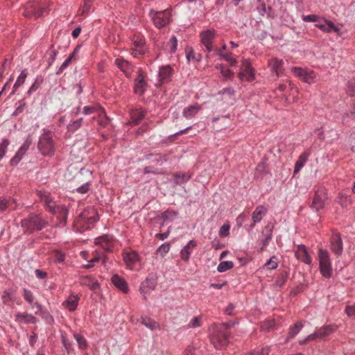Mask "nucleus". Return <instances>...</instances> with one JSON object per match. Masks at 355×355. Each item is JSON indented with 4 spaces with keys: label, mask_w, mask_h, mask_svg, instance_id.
Listing matches in <instances>:
<instances>
[{
    "label": "nucleus",
    "mask_w": 355,
    "mask_h": 355,
    "mask_svg": "<svg viewBox=\"0 0 355 355\" xmlns=\"http://www.w3.org/2000/svg\"><path fill=\"white\" fill-rule=\"evenodd\" d=\"M289 88L291 91H294V92H297V89L295 88L293 89V87H291V85L289 83L288 85H286V84H282V85H280L277 89V92L278 94H282L284 96L286 97V99L288 100L287 97H286V89L287 88Z\"/></svg>",
    "instance_id": "nucleus-46"
},
{
    "label": "nucleus",
    "mask_w": 355,
    "mask_h": 355,
    "mask_svg": "<svg viewBox=\"0 0 355 355\" xmlns=\"http://www.w3.org/2000/svg\"><path fill=\"white\" fill-rule=\"evenodd\" d=\"M236 324L235 322H224V323H216L224 331L229 332V329Z\"/></svg>",
    "instance_id": "nucleus-61"
},
{
    "label": "nucleus",
    "mask_w": 355,
    "mask_h": 355,
    "mask_svg": "<svg viewBox=\"0 0 355 355\" xmlns=\"http://www.w3.org/2000/svg\"><path fill=\"white\" fill-rule=\"evenodd\" d=\"M173 73V68L170 65L162 66L159 69L158 78L160 84L168 83Z\"/></svg>",
    "instance_id": "nucleus-19"
},
{
    "label": "nucleus",
    "mask_w": 355,
    "mask_h": 355,
    "mask_svg": "<svg viewBox=\"0 0 355 355\" xmlns=\"http://www.w3.org/2000/svg\"><path fill=\"white\" fill-rule=\"evenodd\" d=\"M80 284L83 286L89 287L91 290L95 291L99 287V284L97 280L92 276H85L82 277Z\"/></svg>",
    "instance_id": "nucleus-29"
},
{
    "label": "nucleus",
    "mask_w": 355,
    "mask_h": 355,
    "mask_svg": "<svg viewBox=\"0 0 355 355\" xmlns=\"http://www.w3.org/2000/svg\"><path fill=\"white\" fill-rule=\"evenodd\" d=\"M123 260L128 268H132L133 264L139 261V254L135 251H132L124 254Z\"/></svg>",
    "instance_id": "nucleus-32"
},
{
    "label": "nucleus",
    "mask_w": 355,
    "mask_h": 355,
    "mask_svg": "<svg viewBox=\"0 0 355 355\" xmlns=\"http://www.w3.org/2000/svg\"><path fill=\"white\" fill-rule=\"evenodd\" d=\"M257 10L261 16H268L270 7H267L264 1H263L262 0H258Z\"/></svg>",
    "instance_id": "nucleus-34"
},
{
    "label": "nucleus",
    "mask_w": 355,
    "mask_h": 355,
    "mask_svg": "<svg viewBox=\"0 0 355 355\" xmlns=\"http://www.w3.org/2000/svg\"><path fill=\"white\" fill-rule=\"evenodd\" d=\"M12 202L13 200L10 199L0 198V213L6 211Z\"/></svg>",
    "instance_id": "nucleus-56"
},
{
    "label": "nucleus",
    "mask_w": 355,
    "mask_h": 355,
    "mask_svg": "<svg viewBox=\"0 0 355 355\" xmlns=\"http://www.w3.org/2000/svg\"><path fill=\"white\" fill-rule=\"evenodd\" d=\"M146 83L142 74H138L135 80V92L140 95L143 94L146 90Z\"/></svg>",
    "instance_id": "nucleus-28"
},
{
    "label": "nucleus",
    "mask_w": 355,
    "mask_h": 355,
    "mask_svg": "<svg viewBox=\"0 0 355 355\" xmlns=\"http://www.w3.org/2000/svg\"><path fill=\"white\" fill-rule=\"evenodd\" d=\"M268 209L264 205L257 206L252 214V220L254 223H259L267 214Z\"/></svg>",
    "instance_id": "nucleus-27"
},
{
    "label": "nucleus",
    "mask_w": 355,
    "mask_h": 355,
    "mask_svg": "<svg viewBox=\"0 0 355 355\" xmlns=\"http://www.w3.org/2000/svg\"><path fill=\"white\" fill-rule=\"evenodd\" d=\"M337 329V326L335 324H328L321 327L320 328H316L315 331L309 335L306 338L299 340V344L302 345L306 344L308 342L315 340L320 339L322 340L327 336L331 334Z\"/></svg>",
    "instance_id": "nucleus-6"
},
{
    "label": "nucleus",
    "mask_w": 355,
    "mask_h": 355,
    "mask_svg": "<svg viewBox=\"0 0 355 355\" xmlns=\"http://www.w3.org/2000/svg\"><path fill=\"white\" fill-rule=\"evenodd\" d=\"M264 267H267L268 269L270 270H275L278 266V263L277 261V257L273 255L272 256L270 259L265 263Z\"/></svg>",
    "instance_id": "nucleus-48"
},
{
    "label": "nucleus",
    "mask_w": 355,
    "mask_h": 355,
    "mask_svg": "<svg viewBox=\"0 0 355 355\" xmlns=\"http://www.w3.org/2000/svg\"><path fill=\"white\" fill-rule=\"evenodd\" d=\"M283 64V60L276 58H272L268 61V65L272 72L275 73L277 77L284 71Z\"/></svg>",
    "instance_id": "nucleus-23"
},
{
    "label": "nucleus",
    "mask_w": 355,
    "mask_h": 355,
    "mask_svg": "<svg viewBox=\"0 0 355 355\" xmlns=\"http://www.w3.org/2000/svg\"><path fill=\"white\" fill-rule=\"evenodd\" d=\"M315 26L326 33L335 32L338 35H340V28L337 27L332 21L329 20H325L324 23H318Z\"/></svg>",
    "instance_id": "nucleus-24"
},
{
    "label": "nucleus",
    "mask_w": 355,
    "mask_h": 355,
    "mask_svg": "<svg viewBox=\"0 0 355 355\" xmlns=\"http://www.w3.org/2000/svg\"><path fill=\"white\" fill-rule=\"evenodd\" d=\"M171 245L169 243H164L162 244L157 250V252L159 253L162 257H164L170 250Z\"/></svg>",
    "instance_id": "nucleus-51"
},
{
    "label": "nucleus",
    "mask_w": 355,
    "mask_h": 355,
    "mask_svg": "<svg viewBox=\"0 0 355 355\" xmlns=\"http://www.w3.org/2000/svg\"><path fill=\"white\" fill-rule=\"evenodd\" d=\"M209 331L210 341L215 349L221 350L227 346L230 332L224 331L216 323L211 326Z\"/></svg>",
    "instance_id": "nucleus-4"
},
{
    "label": "nucleus",
    "mask_w": 355,
    "mask_h": 355,
    "mask_svg": "<svg viewBox=\"0 0 355 355\" xmlns=\"http://www.w3.org/2000/svg\"><path fill=\"white\" fill-rule=\"evenodd\" d=\"M112 282L113 284L118 288L120 291L123 293H128V286L125 280L118 275H114L112 277Z\"/></svg>",
    "instance_id": "nucleus-26"
},
{
    "label": "nucleus",
    "mask_w": 355,
    "mask_h": 355,
    "mask_svg": "<svg viewBox=\"0 0 355 355\" xmlns=\"http://www.w3.org/2000/svg\"><path fill=\"white\" fill-rule=\"evenodd\" d=\"M49 5L48 0L29 1L24 6V15L26 17L37 18L48 13Z\"/></svg>",
    "instance_id": "nucleus-3"
},
{
    "label": "nucleus",
    "mask_w": 355,
    "mask_h": 355,
    "mask_svg": "<svg viewBox=\"0 0 355 355\" xmlns=\"http://www.w3.org/2000/svg\"><path fill=\"white\" fill-rule=\"evenodd\" d=\"M218 68L220 69V73L225 80L231 79L234 76V73L223 64L219 65Z\"/></svg>",
    "instance_id": "nucleus-43"
},
{
    "label": "nucleus",
    "mask_w": 355,
    "mask_h": 355,
    "mask_svg": "<svg viewBox=\"0 0 355 355\" xmlns=\"http://www.w3.org/2000/svg\"><path fill=\"white\" fill-rule=\"evenodd\" d=\"M273 228V225L270 223H268L267 225H266L261 232V235L263 236V238H267V236L268 235L270 236V239H272Z\"/></svg>",
    "instance_id": "nucleus-53"
},
{
    "label": "nucleus",
    "mask_w": 355,
    "mask_h": 355,
    "mask_svg": "<svg viewBox=\"0 0 355 355\" xmlns=\"http://www.w3.org/2000/svg\"><path fill=\"white\" fill-rule=\"evenodd\" d=\"M311 155V150H306L304 152H303L299 157L297 162L301 163L304 166V164L306 163L309 157Z\"/></svg>",
    "instance_id": "nucleus-60"
},
{
    "label": "nucleus",
    "mask_w": 355,
    "mask_h": 355,
    "mask_svg": "<svg viewBox=\"0 0 355 355\" xmlns=\"http://www.w3.org/2000/svg\"><path fill=\"white\" fill-rule=\"evenodd\" d=\"M233 267H234V263L232 261H221L217 267V270L219 272H223L230 269H232Z\"/></svg>",
    "instance_id": "nucleus-40"
},
{
    "label": "nucleus",
    "mask_w": 355,
    "mask_h": 355,
    "mask_svg": "<svg viewBox=\"0 0 355 355\" xmlns=\"http://www.w3.org/2000/svg\"><path fill=\"white\" fill-rule=\"evenodd\" d=\"M79 300L78 295L71 294L67 300L62 302V306L69 311H74L77 309Z\"/></svg>",
    "instance_id": "nucleus-22"
},
{
    "label": "nucleus",
    "mask_w": 355,
    "mask_h": 355,
    "mask_svg": "<svg viewBox=\"0 0 355 355\" xmlns=\"http://www.w3.org/2000/svg\"><path fill=\"white\" fill-rule=\"evenodd\" d=\"M320 271L323 277L329 278L332 275V268L329 252L323 249L318 251Z\"/></svg>",
    "instance_id": "nucleus-9"
},
{
    "label": "nucleus",
    "mask_w": 355,
    "mask_h": 355,
    "mask_svg": "<svg viewBox=\"0 0 355 355\" xmlns=\"http://www.w3.org/2000/svg\"><path fill=\"white\" fill-rule=\"evenodd\" d=\"M328 200L327 190L322 185H318L312 200L310 207L315 211H320L325 207L326 201Z\"/></svg>",
    "instance_id": "nucleus-7"
},
{
    "label": "nucleus",
    "mask_w": 355,
    "mask_h": 355,
    "mask_svg": "<svg viewBox=\"0 0 355 355\" xmlns=\"http://www.w3.org/2000/svg\"><path fill=\"white\" fill-rule=\"evenodd\" d=\"M16 320L27 324H35L37 318L31 314L18 313L15 315Z\"/></svg>",
    "instance_id": "nucleus-33"
},
{
    "label": "nucleus",
    "mask_w": 355,
    "mask_h": 355,
    "mask_svg": "<svg viewBox=\"0 0 355 355\" xmlns=\"http://www.w3.org/2000/svg\"><path fill=\"white\" fill-rule=\"evenodd\" d=\"M151 20L157 28H162L167 26L171 21V12L166 9L162 11H154L151 10L149 12Z\"/></svg>",
    "instance_id": "nucleus-8"
},
{
    "label": "nucleus",
    "mask_w": 355,
    "mask_h": 355,
    "mask_svg": "<svg viewBox=\"0 0 355 355\" xmlns=\"http://www.w3.org/2000/svg\"><path fill=\"white\" fill-rule=\"evenodd\" d=\"M178 47V40L177 37L173 35L169 41L167 42L166 49L170 53H173L177 50Z\"/></svg>",
    "instance_id": "nucleus-35"
},
{
    "label": "nucleus",
    "mask_w": 355,
    "mask_h": 355,
    "mask_svg": "<svg viewBox=\"0 0 355 355\" xmlns=\"http://www.w3.org/2000/svg\"><path fill=\"white\" fill-rule=\"evenodd\" d=\"M330 248L331 252L338 256L342 254L343 250V244L339 232H332L330 238Z\"/></svg>",
    "instance_id": "nucleus-12"
},
{
    "label": "nucleus",
    "mask_w": 355,
    "mask_h": 355,
    "mask_svg": "<svg viewBox=\"0 0 355 355\" xmlns=\"http://www.w3.org/2000/svg\"><path fill=\"white\" fill-rule=\"evenodd\" d=\"M270 349L268 346L259 347L250 352L248 355H269Z\"/></svg>",
    "instance_id": "nucleus-38"
},
{
    "label": "nucleus",
    "mask_w": 355,
    "mask_h": 355,
    "mask_svg": "<svg viewBox=\"0 0 355 355\" xmlns=\"http://www.w3.org/2000/svg\"><path fill=\"white\" fill-rule=\"evenodd\" d=\"M73 337L77 341L80 348L85 349L87 347V342L83 336L78 334H74Z\"/></svg>",
    "instance_id": "nucleus-57"
},
{
    "label": "nucleus",
    "mask_w": 355,
    "mask_h": 355,
    "mask_svg": "<svg viewBox=\"0 0 355 355\" xmlns=\"http://www.w3.org/2000/svg\"><path fill=\"white\" fill-rule=\"evenodd\" d=\"M42 78L40 77H37L35 80L33 84L31 86L27 92V94L28 96L31 95L34 92H35L41 85L42 83Z\"/></svg>",
    "instance_id": "nucleus-45"
},
{
    "label": "nucleus",
    "mask_w": 355,
    "mask_h": 355,
    "mask_svg": "<svg viewBox=\"0 0 355 355\" xmlns=\"http://www.w3.org/2000/svg\"><path fill=\"white\" fill-rule=\"evenodd\" d=\"M191 178L189 173L178 172L173 174V182L175 184H182L188 182Z\"/></svg>",
    "instance_id": "nucleus-31"
},
{
    "label": "nucleus",
    "mask_w": 355,
    "mask_h": 355,
    "mask_svg": "<svg viewBox=\"0 0 355 355\" xmlns=\"http://www.w3.org/2000/svg\"><path fill=\"white\" fill-rule=\"evenodd\" d=\"M304 327V323L302 321H297L293 326H291L288 332V335L286 338V341H288L290 339L294 338L299 332L302 330Z\"/></svg>",
    "instance_id": "nucleus-30"
},
{
    "label": "nucleus",
    "mask_w": 355,
    "mask_h": 355,
    "mask_svg": "<svg viewBox=\"0 0 355 355\" xmlns=\"http://www.w3.org/2000/svg\"><path fill=\"white\" fill-rule=\"evenodd\" d=\"M292 71L295 74V76L299 77L301 80L302 78L306 76V73L309 71L308 69H303L301 67H293L292 69Z\"/></svg>",
    "instance_id": "nucleus-54"
},
{
    "label": "nucleus",
    "mask_w": 355,
    "mask_h": 355,
    "mask_svg": "<svg viewBox=\"0 0 355 355\" xmlns=\"http://www.w3.org/2000/svg\"><path fill=\"white\" fill-rule=\"evenodd\" d=\"M316 78L315 73L312 70H309V71L306 73V76H304L302 80L304 82L311 84L315 82Z\"/></svg>",
    "instance_id": "nucleus-49"
},
{
    "label": "nucleus",
    "mask_w": 355,
    "mask_h": 355,
    "mask_svg": "<svg viewBox=\"0 0 355 355\" xmlns=\"http://www.w3.org/2000/svg\"><path fill=\"white\" fill-rule=\"evenodd\" d=\"M141 323L150 330H155L158 328L157 323L150 318H142Z\"/></svg>",
    "instance_id": "nucleus-41"
},
{
    "label": "nucleus",
    "mask_w": 355,
    "mask_h": 355,
    "mask_svg": "<svg viewBox=\"0 0 355 355\" xmlns=\"http://www.w3.org/2000/svg\"><path fill=\"white\" fill-rule=\"evenodd\" d=\"M27 75H28V73L26 72V69H24L21 71L19 77L17 78L16 82L15 83V85H14V90L12 91V93H14L15 92V90L19 87H20L21 85L24 84V83L25 82V80L27 77Z\"/></svg>",
    "instance_id": "nucleus-36"
},
{
    "label": "nucleus",
    "mask_w": 355,
    "mask_h": 355,
    "mask_svg": "<svg viewBox=\"0 0 355 355\" xmlns=\"http://www.w3.org/2000/svg\"><path fill=\"white\" fill-rule=\"evenodd\" d=\"M157 286L156 278L153 275H150L141 283L140 286V292L144 299L146 300V295L150 291L155 290Z\"/></svg>",
    "instance_id": "nucleus-13"
},
{
    "label": "nucleus",
    "mask_w": 355,
    "mask_h": 355,
    "mask_svg": "<svg viewBox=\"0 0 355 355\" xmlns=\"http://www.w3.org/2000/svg\"><path fill=\"white\" fill-rule=\"evenodd\" d=\"M71 58H67L64 62L61 64V66L56 71V74L60 75L61 74L65 69H67L69 65L71 64Z\"/></svg>",
    "instance_id": "nucleus-63"
},
{
    "label": "nucleus",
    "mask_w": 355,
    "mask_h": 355,
    "mask_svg": "<svg viewBox=\"0 0 355 355\" xmlns=\"http://www.w3.org/2000/svg\"><path fill=\"white\" fill-rule=\"evenodd\" d=\"M337 202L343 207H347L351 204V199L350 198L344 194L340 193L337 198Z\"/></svg>",
    "instance_id": "nucleus-42"
},
{
    "label": "nucleus",
    "mask_w": 355,
    "mask_h": 355,
    "mask_svg": "<svg viewBox=\"0 0 355 355\" xmlns=\"http://www.w3.org/2000/svg\"><path fill=\"white\" fill-rule=\"evenodd\" d=\"M83 119L80 118L77 120L70 122L67 125V130L69 132H75L78 130L83 125Z\"/></svg>",
    "instance_id": "nucleus-37"
},
{
    "label": "nucleus",
    "mask_w": 355,
    "mask_h": 355,
    "mask_svg": "<svg viewBox=\"0 0 355 355\" xmlns=\"http://www.w3.org/2000/svg\"><path fill=\"white\" fill-rule=\"evenodd\" d=\"M202 325V316H195L193 317L187 324V329H194L199 327Z\"/></svg>",
    "instance_id": "nucleus-39"
},
{
    "label": "nucleus",
    "mask_w": 355,
    "mask_h": 355,
    "mask_svg": "<svg viewBox=\"0 0 355 355\" xmlns=\"http://www.w3.org/2000/svg\"><path fill=\"white\" fill-rule=\"evenodd\" d=\"M295 256L296 259L306 264L310 265L312 259L309 256L306 246L303 244L298 245L295 250Z\"/></svg>",
    "instance_id": "nucleus-15"
},
{
    "label": "nucleus",
    "mask_w": 355,
    "mask_h": 355,
    "mask_svg": "<svg viewBox=\"0 0 355 355\" xmlns=\"http://www.w3.org/2000/svg\"><path fill=\"white\" fill-rule=\"evenodd\" d=\"M238 76L241 81L252 82L254 80V70L248 60H242Z\"/></svg>",
    "instance_id": "nucleus-10"
},
{
    "label": "nucleus",
    "mask_w": 355,
    "mask_h": 355,
    "mask_svg": "<svg viewBox=\"0 0 355 355\" xmlns=\"http://www.w3.org/2000/svg\"><path fill=\"white\" fill-rule=\"evenodd\" d=\"M197 246V243L194 240H191L189 241L187 245H185L180 251V257L181 259L187 262L189 259L191 254L193 252L194 248Z\"/></svg>",
    "instance_id": "nucleus-21"
},
{
    "label": "nucleus",
    "mask_w": 355,
    "mask_h": 355,
    "mask_svg": "<svg viewBox=\"0 0 355 355\" xmlns=\"http://www.w3.org/2000/svg\"><path fill=\"white\" fill-rule=\"evenodd\" d=\"M153 157V162L159 164V165L163 164L164 162L168 161V157L165 154H157V155H150Z\"/></svg>",
    "instance_id": "nucleus-50"
},
{
    "label": "nucleus",
    "mask_w": 355,
    "mask_h": 355,
    "mask_svg": "<svg viewBox=\"0 0 355 355\" xmlns=\"http://www.w3.org/2000/svg\"><path fill=\"white\" fill-rule=\"evenodd\" d=\"M320 17L316 15H303L302 20L305 22H318Z\"/></svg>",
    "instance_id": "nucleus-62"
},
{
    "label": "nucleus",
    "mask_w": 355,
    "mask_h": 355,
    "mask_svg": "<svg viewBox=\"0 0 355 355\" xmlns=\"http://www.w3.org/2000/svg\"><path fill=\"white\" fill-rule=\"evenodd\" d=\"M202 109V105L198 103L189 105L183 109L182 115L187 119H191L194 118Z\"/></svg>",
    "instance_id": "nucleus-18"
},
{
    "label": "nucleus",
    "mask_w": 355,
    "mask_h": 355,
    "mask_svg": "<svg viewBox=\"0 0 355 355\" xmlns=\"http://www.w3.org/2000/svg\"><path fill=\"white\" fill-rule=\"evenodd\" d=\"M133 44L135 47H137L138 49H143L145 44V41L143 38L137 37L136 38H134Z\"/></svg>",
    "instance_id": "nucleus-64"
},
{
    "label": "nucleus",
    "mask_w": 355,
    "mask_h": 355,
    "mask_svg": "<svg viewBox=\"0 0 355 355\" xmlns=\"http://www.w3.org/2000/svg\"><path fill=\"white\" fill-rule=\"evenodd\" d=\"M113 236L111 235L105 234L97 237L95 239V244L101 245L104 250L109 251L112 248Z\"/></svg>",
    "instance_id": "nucleus-20"
},
{
    "label": "nucleus",
    "mask_w": 355,
    "mask_h": 355,
    "mask_svg": "<svg viewBox=\"0 0 355 355\" xmlns=\"http://www.w3.org/2000/svg\"><path fill=\"white\" fill-rule=\"evenodd\" d=\"M23 297L24 300L33 308L34 295L33 293L26 288L23 289Z\"/></svg>",
    "instance_id": "nucleus-44"
},
{
    "label": "nucleus",
    "mask_w": 355,
    "mask_h": 355,
    "mask_svg": "<svg viewBox=\"0 0 355 355\" xmlns=\"http://www.w3.org/2000/svg\"><path fill=\"white\" fill-rule=\"evenodd\" d=\"M218 55L221 56L223 59H225L227 62H228L230 65L235 66L237 63L236 60L232 57L230 55L228 54H223L221 53L220 50L218 51Z\"/></svg>",
    "instance_id": "nucleus-55"
},
{
    "label": "nucleus",
    "mask_w": 355,
    "mask_h": 355,
    "mask_svg": "<svg viewBox=\"0 0 355 355\" xmlns=\"http://www.w3.org/2000/svg\"><path fill=\"white\" fill-rule=\"evenodd\" d=\"M230 225L229 224H223L219 230L218 234L221 237H227L230 234Z\"/></svg>",
    "instance_id": "nucleus-59"
},
{
    "label": "nucleus",
    "mask_w": 355,
    "mask_h": 355,
    "mask_svg": "<svg viewBox=\"0 0 355 355\" xmlns=\"http://www.w3.org/2000/svg\"><path fill=\"white\" fill-rule=\"evenodd\" d=\"M79 218L88 225H92L98 220V216L94 209H85L80 214Z\"/></svg>",
    "instance_id": "nucleus-17"
},
{
    "label": "nucleus",
    "mask_w": 355,
    "mask_h": 355,
    "mask_svg": "<svg viewBox=\"0 0 355 355\" xmlns=\"http://www.w3.org/2000/svg\"><path fill=\"white\" fill-rule=\"evenodd\" d=\"M10 144V141L4 138L2 139L1 142L0 143V160L4 157L6 155L7 148Z\"/></svg>",
    "instance_id": "nucleus-47"
},
{
    "label": "nucleus",
    "mask_w": 355,
    "mask_h": 355,
    "mask_svg": "<svg viewBox=\"0 0 355 355\" xmlns=\"http://www.w3.org/2000/svg\"><path fill=\"white\" fill-rule=\"evenodd\" d=\"M32 138L31 135H28L23 144L21 146V147L19 148L17 152L16 153L15 155L10 160V165L11 166H17L19 162L21 160L24 155L26 153L27 150H28L30 146L32 144Z\"/></svg>",
    "instance_id": "nucleus-11"
},
{
    "label": "nucleus",
    "mask_w": 355,
    "mask_h": 355,
    "mask_svg": "<svg viewBox=\"0 0 355 355\" xmlns=\"http://www.w3.org/2000/svg\"><path fill=\"white\" fill-rule=\"evenodd\" d=\"M146 112L141 108H135L131 110L130 113V124L132 125H137L145 116Z\"/></svg>",
    "instance_id": "nucleus-25"
},
{
    "label": "nucleus",
    "mask_w": 355,
    "mask_h": 355,
    "mask_svg": "<svg viewBox=\"0 0 355 355\" xmlns=\"http://www.w3.org/2000/svg\"><path fill=\"white\" fill-rule=\"evenodd\" d=\"M215 35L214 30H207L202 32L200 34L201 42L209 53L214 50L212 42L215 38Z\"/></svg>",
    "instance_id": "nucleus-14"
},
{
    "label": "nucleus",
    "mask_w": 355,
    "mask_h": 355,
    "mask_svg": "<svg viewBox=\"0 0 355 355\" xmlns=\"http://www.w3.org/2000/svg\"><path fill=\"white\" fill-rule=\"evenodd\" d=\"M93 3V0H83V5L81 8V15H87L89 12Z\"/></svg>",
    "instance_id": "nucleus-52"
},
{
    "label": "nucleus",
    "mask_w": 355,
    "mask_h": 355,
    "mask_svg": "<svg viewBox=\"0 0 355 355\" xmlns=\"http://www.w3.org/2000/svg\"><path fill=\"white\" fill-rule=\"evenodd\" d=\"M346 91L349 96H354V94L355 93V79L354 78L348 81Z\"/></svg>",
    "instance_id": "nucleus-58"
},
{
    "label": "nucleus",
    "mask_w": 355,
    "mask_h": 355,
    "mask_svg": "<svg viewBox=\"0 0 355 355\" xmlns=\"http://www.w3.org/2000/svg\"><path fill=\"white\" fill-rule=\"evenodd\" d=\"M39 151L44 156H52L55 152V144L51 131L44 130L37 144Z\"/></svg>",
    "instance_id": "nucleus-5"
},
{
    "label": "nucleus",
    "mask_w": 355,
    "mask_h": 355,
    "mask_svg": "<svg viewBox=\"0 0 355 355\" xmlns=\"http://www.w3.org/2000/svg\"><path fill=\"white\" fill-rule=\"evenodd\" d=\"M114 62L118 68L123 71L127 77H129L134 70V66L123 58H117Z\"/></svg>",
    "instance_id": "nucleus-16"
},
{
    "label": "nucleus",
    "mask_w": 355,
    "mask_h": 355,
    "mask_svg": "<svg viewBox=\"0 0 355 355\" xmlns=\"http://www.w3.org/2000/svg\"><path fill=\"white\" fill-rule=\"evenodd\" d=\"M47 225V220L41 214H31L21 221V227L25 233L40 231Z\"/></svg>",
    "instance_id": "nucleus-2"
},
{
    "label": "nucleus",
    "mask_w": 355,
    "mask_h": 355,
    "mask_svg": "<svg viewBox=\"0 0 355 355\" xmlns=\"http://www.w3.org/2000/svg\"><path fill=\"white\" fill-rule=\"evenodd\" d=\"M37 196L40 201L44 203L46 209L52 214H58L62 218L58 224L59 226L63 227L67 223L68 209L64 205H56L55 202L51 196V193L45 190H41L37 192Z\"/></svg>",
    "instance_id": "nucleus-1"
}]
</instances>
